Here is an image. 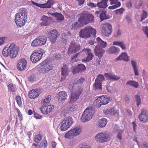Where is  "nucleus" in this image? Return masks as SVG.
Masks as SVG:
<instances>
[{
    "label": "nucleus",
    "instance_id": "obj_1",
    "mask_svg": "<svg viewBox=\"0 0 148 148\" xmlns=\"http://www.w3.org/2000/svg\"><path fill=\"white\" fill-rule=\"evenodd\" d=\"M27 13L25 8H22L20 12L15 16V22L17 26L21 27L25 25L27 19Z\"/></svg>",
    "mask_w": 148,
    "mask_h": 148
},
{
    "label": "nucleus",
    "instance_id": "obj_2",
    "mask_svg": "<svg viewBox=\"0 0 148 148\" xmlns=\"http://www.w3.org/2000/svg\"><path fill=\"white\" fill-rule=\"evenodd\" d=\"M19 49L14 43L10 44L9 47H4L3 49L2 53L3 56L5 57L9 56L12 59L15 58L17 55Z\"/></svg>",
    "mask_w": 148,
    "mask_h": 148
},
{
    "label": "nucleus",
    "instance_id": "obj_3",
    "mask_svg": "<svg viewBox=\"0 0 148 148\" xmlns=\"http://www.w3.org/2000/svg\"><path fill=\"white\" fill-rule=\"evenodd\" d=\"M97 31L95 29L90 26H88L81 29L79 32V36L82 38H88L92 35L95 37Z\"/></svg>",
    "mask_w": 148,
    "mask_h": 148
},
{
    "label": "nucleus",
    "instance_id": "obj_4",
    "mask_svg": "<svg viewBox=\"0 0 148 148\" xmlns=\"http://www.w3.org/2000/svg\"><path fill=\"white\" fill-rule=\"evenodd\" d=\"M79 15L80 17L78 20L81 23L86 25L89 23L93 22L94 21V16L91 14L85 12L80 14Z\"/></svg>",
    "mask_w": 148,
    "mask_h": 148
},
{
    "label": "nucleus",
    "instance_id": "obj_5",
    "mask_svg": "<svg viewBox=\"0 0 148 148\" xmlns=\"http://www.w3.org/2000/svg\"><path fill=\"white\" fill-rule=\"evenodd\" d=\"M53 67L52 64L44 61L40 64V66L38 67V71L40 74H45L51 70Z\"/></svg>",
    "mask_w": 148,
    "mask_h": 148
},
{
    "label": "nucleus",
    "instance_id": "obj_6",
    "mask_svg": "<svg viewBox=\"0 0 148 148\" xmlns=\"http://www.w3.org/2000/svg\"><path fill=\"white\" fill-rule=\"evenodd\" d=\"M94 112V109L91 107H89L86 108L81 117V121L85 122L89 121L92 118Z\"/></svg>",
    "mask_w": 148,
    "mask_h": 148
},
{
    "label": "nucleus",
    "instance_id": "obj_7",
    "mask_svg": "<svg viewBox=\"0 0 148 148\" xmlns=\"http://www.w3.org/2000/svg\"><path fill=\"white\" fill-rule=\"evenodd\" d=\"M110 138V136L107 132H102L97 134L95 137V139L97 142L103 143L108 141Z\"/></svg>",
    "mask_w": 148,
    "mask_h": 148
},
{
    "label": "nucleus",
    "instance_id": "obj_8",
    "mask_svg": "<svg viewBox=\"0 0 148 148\" xmlns=\"http://www.w3.org/2000/svg\"><path fill=\"white\" fill-rule=\"evenodd\" d=\"M101 29L102 34L105 36H108L112 32V25L107 23L102 24Z\"/></svg>",
    "mask_w": 148,
    "mask_h": 148
},
{
    "label": "nucleus",
    "instance_id": "obj_9",
    "mask_svg": "<svg viewBox=\"0 0 148 148\" xmlns=\"http://www.w3.org/2000/svg\"><path fill=\"white\" fill-rule=\"evenodd\" d=\"M47 38L45 36H40L36 38L32 42L31 46L34 47L44 45L46 42Z\"/></svg>",
    "mask_w": 148,
    "mask_h": 148
},
{
    "label": "nucleus",
    "instance_id": "obj_10",
    "mask_svg": "<svg viewBox=\"0 0 148 148\" xmlns=\"http://www.w3.org/2000/svg\"><path fill=\"white\" fill-rule=\"evenodd\" d=\"M73 123V119L70 116L64 119L61 123L60 130L62 131H65L70 127Z\"/></svg>",
    "mask_w": 148,
    "mask_h": 148
},
{
    "label": "nucleus",
    "instance_id": "obj_11",
    "mask_svg": "<svg viewBox=\"0 0 148 148\" xmlns=\"http://www.w3.org/2000/svg\"><path fill=\"white\" fill-rule=\"evenodd\" d=\"M43 53L41 50H35L32 53L30 58L33 63H36L42 58Z\"/></svg>",
    "mask_w": 148,
    "mask_h": 148
},
{
    "label": "nucleus",
    "instance_id": "obj_12",
    "mask_svg": "<svg viewBox=\"0 0 148 148\" xmlns=\"http://www.w3.org/2000/svg\"><path fill=\"white\" fill-rule=\"evenodd\" d=\"M81 49L80 46L75 43L74 41H72L70 43L67 51L68 53L72 54L79 51Z\"/></svg>",
    "mask_w": 148,
    "mask_h": 148
},
{
    "label": "nucleus",
    "instance_id": "obj_13",
    "mask_svg": "<svg viewBox=\"0 0 148 148\" xmlns=\"http://www.w3.org/2000/svg\"><path fill=\"white\" fill-rule=\"evenodd\" d=\"M82 91L83 88L81 87L77 88L75 92L71 94V96L70 97V103H73L75 101L79 98Z\"/></svg>",
    "mask_w": 148,
    "mask_h": 148
},
{
    "label": "nucleus",
    "instance_id": "obj_14",
    "mask_svg": "<svg viewBox=\"0 0 148 148\" xmlns=\"http://www.w3.org/2000/svg\"><path fill=\"white\" fill-rule=\"evenodd\" d=\"M95 101L97 106L100 108L101 105H106L108 103L109 98L104 95L100 96L97 97Z\"/></svg>",
    "mask_w": 148,
    "mask_h": 148
},
{
    "label": "nucleus",
    "instance_id": "obj_15",
    "mask_svg": "<svg viewBox=\"0 0 148 148\" xmlns=\"http://www.w3.org/2000/svg\"><path fill=\"white\" fill-rule=\"evenodd\" d=\"M82 51H86V55H87L86 57H85L83 59H82V62H83L86 63L88 62L93 59L94 55L92 53V51L90 49L84 48L82 50V51H81L80 53Z\"/></svg>",
    "mask_w": 148,
    "mask_h": 148
},
{
    "label": "nucleus",
    "instance_id": "obj_16",
    "mask_svg": "<svg viewBox=\"0 0 148 148\" xmlns=\"http://www.w3.org/2000/svg\"><path fill=\"white\" fill-rule=\"evenodd\" d=\"M41 21L42 22L40 23V25L42 26H48L54 21L52 17H48L44 15L42 16Z\"/></svg>",
    "mask_w": 148,
    "mask_h": 148
},
{
    "label": "nucleus",
    "instance_id": "obj_17",
    "mask_svg": "<svg viewBox=\"0 0 148 148\" xmlns=\"http://www.w3.org/2000/svg\"><path fill=\"white\" fill-rule=\"evenodd\" d=\"M48 34V38L50 41L51 43H55L58 38V32L56 29H53L49 31Z\"/></svg>",
    "mask_w": 148,
    "mask_h": 148
},
{
    "label": "nucleus",
    "instance_id": "obj_18",
    "mask_svg": "<svg viewBox=\"0 0 148 148\" xmlns=\"http://www.w3.org/2000/svg\"><path fill=\"white\" fill-rule=\"evenodd\" d=\"M138 118L140 121L143 123L148 122V113L147 110L144 108L141 110V113L139 114Z\"/></svg>",
    "mask_w": 148,
    "mask_h": 148
},
{
    "label": "nucleus",
    "instance_id": "obj_19",
    "mask_svg": "<svg viewBox=\"0 0 148 148\" xmlns=\"http://www.w3.org/2000/svg\"><path fill=\"white\" fill-rule=\"evenodd\" d=\"M27 61L25 58L19 59L17 62V69L20 71L25 69L27 65Z\"/></svg>",
    "mask_w": 148,
    "mask_h": 148
},
{
    "label": "nucleus",
    "instance_id": "obj_20",
    "mask_svg": "<svg viewBox=\"0 0 148 148\" xmlns=\"http://www.w3.org/2000/svg\"><path fill=\"white\" fill-rule=\"evenodd\" d=\"M61 75L62 77H61L60 81H63L65 79L66 77L68 75L69 71L68 66L65 64L63 65L61 69Z\"/></svg>",
    "mask_w": 148,
    "mask_h": 148
},
{
    "label": "nucleus",
    "instance_id": "obj_21",
    "mask_svg": "<svg viewBox=\"0 0 148 148\" xmlns=\"http://www.w3.org/2000/svg\"><path fill=\"white\" fill-rule=\"evenodd\" d=\"M103 48L101 47L100 46L96 45L94 50L95 55L99 58H101L102 57L105 52V51L103 49Z\"/></svg>",
    "mask_w": 148,
    "mask_h": 148
},
{
    "label": "nucleus",
    "instance_id": "obj_22",
    "mask_svg": "<svg viewBox=\"0 0 148 148\" xmlns=\"http://www.w3.org/2000/svg\"><path fill=\"white\" fill-rule=\"evenodd\" d=\"M67 97V95L66 92L64 91H60L57 94L58 100L60 103L64 102Z\"/></svg>",
    "mask_w": 148,
    "mask_h": 148
},
{
    "label": "nucleus",
    "instance_id": "obj_23",
    "mask_svg": "<svg viewBox=\"0 0 148 148\" xmlns=\"http://www.w3.org/2000/svg\"><path fill=\"white\" fill-rule=\"evenodd\" d=\"M47 14L48 15H51L54 16L55 18L56 22H60L64 20V16L61 13L57 12L52 13L49 12Z\"/></svg>",
    "mask_w": 148,
    "mask_h": 148
},
{
    "label": "nucleus",
    "instance_id": "obj_24",
    "mask_svg": "<svg viewBox=\"0 0 148 148\" xmlns=\"http://www.w3.org/2000/svg\"><path fill=\"white\" fill-rule=\"evenodd\" d=\"M104 75L106 79L108 80H111L113 81H116L120 78V77L110 73H106Z\"/></svg>",
    "mask_w": 148,
    "mask_h": 148
},
{
    "label": "nucleus",
    "instance_id": "obj_25",
    "mask_svg": "<svg viewBox=\"0 0 148 148\" xmlns=\"http://www.w3.org/2000/svg\"><path fill=\"white\" fill-rule=\"evenodd\" d=\"M110 2L111 5H114L112 6H110L108 8L110 9H114L120 7L121 5V3L118 1V0H109Z\"/></svg>",
    "mask_w": 148,
    "mask_h": 148
},
{
    "label": "nucleus",
    "instance_id": "obj_26",
    "mask_svg": "<svg viewBox=\"0 0 148 148\" xmlns=\"http://www.w3.org/2000/svg\"><path fill=\"white\" fill-rule=\"evenodd\" d=\"M39 94L36 89H32L29 91L28 97L31 99H34L39 96Z\"/></svg>",
    "mask_w": 148,
    "mask_h": 148
},
{
    "label": "nucleus",
    "instance_id": "obj_27",
    "mask_svg": "<svg viewBox=\"0 0 148 148\" xmlns=\"http://www.w3.org/2000/svg\"><path fill=\"white\" fill-rule=\"evenodd\" d=\"M120 60H123L126 61H129V57L127 53H123L119 57L116 59V61Z\"/></svg>",
    "mask_w": 148,
    "mask_h": 148
},
{
    "label": "nucleus",
    "instance_id": "obj_28",
    "mask_svg": "<svg viewBox=\"0 0 148 148\" xmlns=\"http://www.w3.org/2000/svg\"><path fill=\"white\" fill-rule=\"evenodd\" d=\"M120 51V49L114 46L110 47L108 50V52L110 54H117Z\"/></svg>",
    "mask_w": 148,
    "mask_h": 148
},
{
    "label": "nucleus",
    "instance_id": "obj_29",
    "mask_svg": "<svg viewBox=\"0 0 148 148\" xmlns=\"http://www.w3.org/2000/svg\"><path fill=\"white\" fill-rule=\"evenodd\" d=\"M131 64L133 66L135 75L138 76L139 75L138 66L137 65V62L134 60H132L131 62Z\"/></svg>",
    "mask_w": 148,
    "mask_h": 148
},
{
    "label": "nucleus",
    "instance_id": "obj_30",
    "mask_svg": "<svg viewBox=\"0 0 148 148\" xmlns=\"http://www.w3.org/2000/svg\"><path fill=\"white\" fill-rule=\"evenodd\" d=\"M126 84L128 86H130L136 88H137L139 86L138 82L134 80H129L127 82Z\"/></svg>",
    "mask_w": 148,
    "mask_h": 148
},
{
    "label": "nucleus",
    "instance_id": "obj_31",
    "mask_svg": "<svg viewBox=\"0 0 148 148\" xmlns=\"http://www.w3.org/2000/svg\"><path fill=\"white\" fill-rule=\"evenodd\" d=\"M113 45L120 47L122 49L125 50L126 49V46L123 41H114Z\"/></svg>",
    "mask_w": 148,
    "mask_h": 148
},
{
    "label": "nucleus",
    "instance_id": "obj_32",
    "mask_svg": "<svg viewBox=\"0 0 148 148\" xmlns=\"http://www.w3.org/2000/svg\"><path fill=\"white\" fill-rule=\"evenodd\" d=\"M75 136H76L72 129L66 132L65 135V137L69 139L73 138Z\"/></svg>",
    "mask_w": 148,
    "mask_h": 148
},
{
    "label": "nucleus",
    "instance_id": "obj_33",
    "mask_svg": "<svg viewBox=\"0 0 148 148\" xmlns=\"http://www.w3.org/2000/svg\"><path fill=\"white\" fill-rule=\"evenodd\" d=\"M108 0H102L97 3V6L100 8H105L108 6L107 2Z\"/></svg>",
    "mask_w": 148,
    "mask_h": 148
},
{
    "label": "nucleus",
    "instance_id": "obj_34",
    "mask_svg": "<svg viewBox=\"0 0 148 148\" xmlns=\"http://www.w3.org/2000/svg\"><path fill=\"white\" fill-rule=\"evenodd\" d=\"M96 40L98 44L97 45L100 46L101 47L104 48L106 47V42L103 41L100 37H97L96 38Z\"/></svg>",
    "mask_w": 148,
    "mask_h": 148
},
{
    "label": "nucleus",
    "instance_id": "obj_35",
    "mask_svg": "<svg viewBox=\"0 0 148 148\" xmlns=\"http://www.w3.org/2000/svg\"><path fill=\"white\" fill-rule=\"evenodd\" d=\"M54 3V0H48L46 3L43 4V8H50Z\"/></svg>",
    "mask_w": 148,
    "mask_h": 148
},
{
    "label": "nucleus",
    "instance_id": "obj_36",
    "mask_svg": "<svg viewBox=\"0 0 148 148\" xmlns=\"http://www.w3.org/2000/svg\"><path fill=\"white\" fill-rule=\"evenodd\" d=\"M76 136L79 135L82 132L81 127L79 126H77L72 129Z\"/></svg>",
    "mask_w": 148,
    "mask_h": 148
},
{
    "label": "nucleus",
    "instance_id": "obj_37",
    "mask_svg": "<svg viewBox=\"0 0 148 148\" xmlns=\"http://www.w3.org/2000/svg\"><path fill=\"white\" fill-rule=\"evenodd\" d=\"M71 29L74 30H77L80 29L81 27V25L77 22H75L72 24Z\"/></svg>",
    "mask_w": 148,
    "mask_h": 148
},
{
    "label": "nucleus",
    "instance_id": "obj_38",
    "mask_svg": "<svg viewBox=\"0 0 148 148\" xmlns=\"http://www.w3.org/2000/svg\"><path fill=\"white\" fill-rule=\"evenodd\" d=\"M84 81L85 79L83 77H81L79 79H75L74 81V85L77 84L78 85H81L84 82Z\"/></svg>",
    "mask_w": 148,
    "mask_h": 148
},
{
    "label": "nucleus",
    "instance_id": "obj_39",
    "mask_svg": "<svg viewBox=\"0 0 148 148\" xmlns=\"http://www.w3.org/2000/svg\"><path fill=\"white\" fill-rule=\"evenodd\" d=\"M98 125L100 127H103L105 126L107 123L106 119H101L98 121Z\"/></svg>",
    "mask_w": 148,
    "mask_h": 148
},
{
    "label": "nucleus",
    "instance_id": "obj_40",
    "mask_svg": "<svg viewBox=\"0 0 148 148\" xmlns=\"http://www.w3.org/2000/svg\"><path fill=\"white\" fill-rule=\"evenodd\" d=\"M106 11H103L100 14V18L101 21L104 19H106L108 18V16L106 15Z\"/></svg>",
    "mask_w": 148,
    "mask_h": 148
},
{
    "label": "nucleus",
    "instance_id": "obj_41",
    "mask_svg": "<svg viewBox=\"0 0 148 148\" xmlns=\"http://www.w3.org/2000/svg\"><path fill=\"white\" fill-rule=\"evenodd\" d=\"M93 87L95 89H99L101 90L102 89L101 83L97 82V80H95Z\"/></svg>",
    "mask_w": 148,
    "mask_h": 148
},
{
    "label": "nucleus",
    "instance_id": "obj_42",
    "mask_svg": "<svg viewBox=\"0 0 148 148\" xmlns=\"http://www.w3.org/2000/svg\"><path fill=\"white\" fill-rule=\"evenodd\" d=\"M42 136L40 134L36 135L34 137V141L36 143H38L41 141Z\"/></svg>",
    "mask_w": 148,
    "mask_h": 148
},
{
    "label": "nucleus",
    "instance_id": "obj_43",
    "mask_svg": "<svg viewBox=\"0 0 148 148\" xmlns=\"http://www.w3.org/2000/svg\"><path fill=\"white\" fill-rule=\"evenodd\" d=\"M47 146V142L46 140H42L39 145V148H45Z\"/></svg>",
    "mask_w": 148,
    "mask_h": 148
},
{
    "label": "nucleus",
    "instance_id": "obj_44",
    "mask_svg": "<svg viewBox=\"0 0 148 148\" xmlns=\"http://www.w3.org/2000/svg\"><path fill=\"white\" fill-rule=\"evenodd\" d=\"M110 108V114L111 115H114L116 114H118L119 110L116 109L115 108Z\"/></svg>",
    "mask_w": 148,
    "mask_h": 148
},
{
    "label": "nucleus",
    "instance_id": "obj_45",
    "mask_svg": "<svg viewBox=\"0 0 148 148\" xmlns=\"http://www.w3.org/2000/svg\"><path fill=\"white\" fill-rule=\"evenodd\" d=\"M77 66L80 72H83L86 70V67L83 64H79Z\"/></svg>",
    "mask_w": 148,
    "mask_h": 148
},
{
    "label": "nucleus",
    "instance_id": "obj_46",
    "mask_svg": "<svg viewBox=\"0 0 148 148\" xmlns=\"http://www.w3.org/2000/svg\"><path fill=\"white\" fill-rule=\"evenodd\" d=\"M71 69L72 72L74 75L80 72L77 66H73L71 67Z\"/></svg>",
    "mask_w": 148,
    "mask_h": 148
},
{
    "label": "nucleus",
    "instance_id": "obj_47",
    "mask_svg": "<svg viewBox=\"0 0 148 148\" xmlns=\"http://www.w3.org/2000/svg\"><path fill=\"white\" fill-rule=\"evenodd\" d=\"M47 105H46V104H43L41 107L40 108V110L41 112L44 114H46V113L44 112L46 111L47 110Z\"/></svg>",
    "mask_w": 148,
    "mask_h": 148
},
{
    "label": "nucleus",
    "instance_id": "obj_48",
    "mask_svg": "<svg viewBox=\"0 0 148 148\" xmlns=\"http://www.w3.org/2000/svg\"><path fill=\"white\" fill-rule=\"evenodd\" d=\"M148 15L147 12L145 11H143V13L141 14L140 21L142 22L147 17Z\"/></svg>",
    "mask_w": 148,
    "mask_h": 148
},
{
    "label": "nucleus",
    "instance_id": "obj_49",
    "mask_svg": "<svg viewBox=\"0 0 148 148\" xmlns=\"http://www.w3.org/2000/svg\"><path fill=\"white\" fill-rule=\"evenodd\" d=\"M54 107L53 105H47V110L44 112L46 113V114H48L49 113L51 110L54 108Z\"/></svg>",
    "mask_w": 148,
    "mask_h": 148
},
{
    "label": "nucleus",
    "instance_id": "obj_50",
    "mask_svg": "<svg viewBox=\"0 0 148 148\" xmlns=\"http://www.w3.org/2000/svg\"><path fill=\"white\" fill-rule=\"evenodd\" d=\"M15 99L18 106H21L22 104V102L21 97L20 96H17L16 97Z\"/></svg>",
    "mask_w": 148,
    "mask_h": 148
},
{
    "label": "nucleus",
    "instance_id": "obj_51",
    "mask_svg": "<svg viewBox=\"0 0 148 148\" xmlns=\"http://www.w3.org/2000/svg\"><path fill=\"white\" fill-rule=\"evenodd\" d=\"M51 99V97L50 95H48L47 96L44 100H42L41 103H49Z\"/></svg>",
    "mask_w": 148,
    "mask_h": 148
},
{
    "label": "nucleus",
    "instance_id": "obj_52",
    "mask_svg": "<svg viewBox=\"0 0 148 148\" xmlns=\"http://www.w3.org/2000/svg\"><path fill=\"white\" fill-rule=\"evenodd\" d=\"M104 79V76L100 74L98 75L97 77L95 80H97V82L102 83V82Z\"/></svg>",
    "mask_w": 148,
    "mask_h": 148
},
{
    "label": "nucleus",
    "instance_id": "obj_53",
    "mask_svg": "<svg viewBox=\"0 0 148 148\" xmlns=\"http://www.w3.org/2000/svg\"><path fill=\"white\" fill-rule=\"evenodd\" d=\"M135 98L136 100L137 105V106H138L141 103V100L140 96L138 95H136L135 96Z\"/></svg>",
    "mask_w": 148,
    "mask_h": 148
},
{
    "label": "nucleus",
    "instance_id": "obj_54",
    "mask_svg": "<svg viewBox=\"0 0 148 148\" xmlns=\"http://www.w3.org/2000/svg\"><path fill=\"white\" fill-rule=\"evenodd\" d=\"M8 88L9 91L10 92H14L15 90L14 87L12 84H10L8 86Z\"/></svg>",
    "mask_w": 148,
    "mask_h": 148
},
{
    "label": "nucleus",
    "instance_id": "obj_55",
    "mask_svg": "<svg viewBox=\"0 0 148 148\" xmlns=\"http://www.w3.org/2000/svg\"><path fill=\"white\" fill-rule=\"evenodd\" d=\"M28 79L30 82H34L36 80L35 75L34 74L31 75L29 77Z\"/></svg>",
    "mask_w": 148,
    "mask_h": 148
},
{
    "label": "nucleus",
    "instance_id": "obj_56",
    "mask_svg": "<svg viewBox=\"0 0 148 148\" xmlns=\"http://www.w3.org/2000/svg\"><path fill=\"white\" fill-rule=\"evenodd\" d=\"M125 10L123 8H121L120 9L116 10L115 11V13L116 14H123Z\"/></svg>",
    "mask_w": 148,
    "mask_h": 148
},
{
    "label": "nucleus",
    "instance_id": "obj_57",
    "mask_svg": "<svg viewBox=\"0 0 148 148\" xmlns=\"http://www.w3.org/2000/svg\"><path fill=\"white\" fill-rule=\"evenodd\" d=\"M79 53L75 54L72 57L71 59V61L72 63H73L77 61L76 58L77 57Z\"/></svg>",
    "mask_w": 148,
    "mask_h": 148
},
{
    "label": "nucleus",
    "instance_id": "obj_58",
    "mask_svg": "<svg viewBox=\"0 0 148 148\" xmlns=\"http://www.w3.org/2000/svg\"><path fill=\"white\" fill-rule=\"evenodd\" d=\"M143 30L144 33L146 35L147 38H148V27L147 26L143 27Z\"/></svg>",
    "mask_w": 148,
    "mask_h": 148
},
{
    "label": "nucleus",
    "instance_id": "obj_59",
    "mask_svg": "<svg viewBox=\"0 0 148 148\" xmlns=\"http://www.w3.org/2000/svg\"><path fill=\"white\" fill-rule=\"evenodd\" d=\"M121 34V31L119 29H118L116 32L114 33V36L116 37H118L119 36H120Z\"/></svg>",
    "mask_w": 148,
    "mask_h": 148
},
{
    "label": "nucleus",
    "instance_id": "obj_60",
    "mask_svg": "<svg viewBox=\"0 0 148 148\" xmlns=\"http://www.w3.org/2000/svg\"><path fill=\"white\" fill-rule=\"evenodd\" d=\"M32 3L33 5L41 8H43V4H39L35 2L34 1H32Z\"/></svg>",
    "mask_w": 148,
    "mask_h": 148
},
{
    "label": "nucleus",
    "instance_id": "obj_61",
    "mask_svg": "<svg viewBox=\"0 0 148 148\" xmlns=\"http://www.w3.org/2000/svg\"><path fill=\"white\" fill-rule=\"evenodd\" d=\"M6 39V37H3L0 38V45H3Z\"/></svg>",
    "mask_w": 148,
    "mask_h": 148
},
{
    "label": "nucleus",
    "instance_id": "obj_62",
    "mask_svg": "<svg viewBox=\"0 0 148 148\" xmlns=\"http://www.w3.org/2000/svg\"><path fill=\"white\" fill-rule=\"evenodd\" d=\"M87 4L91 8H95L96 7V5L92 2H89Z\"/></svg>",
    "mask_w": 148,
    "mask_h": 148
},
{
    "label": "nucleus",
    "instance_id": "obj_63",
    "mask_svg": "<svg viewBox=\"0 0 148 148\" xmlns=\"http://www.w3.org/2000/svg\"><path fill=\"white\" fill-rule=\"evenodd\" d=\"M132 124L133 125V130L134 131V132H136V127H137V125H136L135 122H133L132 123Z\"/></svg>",
    "mask_w": 148,
    "mask_h": 148
},
{
    "label": "nucleus",
    "instance_id": "obj_64",
    "mask_svg": "<svg viewBox=\"0 0 148 148\" xmlns=\"http://www.w3.org/2000/svg\"><path fill=\"white\" fill-rule=\"evenodd\" d=\"M34 117L37 119H40L41 117V116L34 112Z\"/></svg>",
    "mask_w": 148,
    "mask_h": 148
}]
</instances>
